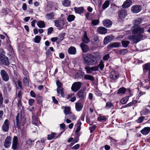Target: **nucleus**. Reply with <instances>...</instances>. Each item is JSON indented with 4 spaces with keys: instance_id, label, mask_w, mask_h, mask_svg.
Listing matches in <instances>:
<instances>
[{
    "instance_id": "obj_1",
    "label": "nucleus",
    "mask_w": 150,
    "mask_h": 150,
    "mask_svg": "<svg viewBox=\"0 0 150 150\" xmlns=\"http://www.w3.org/2000/svg\"><path fill=\"white\" fill-rule=\"evenodd\" d=\"M83 62L88 66H91L97 62L96 57L94 55L88 53L83 55Z\"/></svg>"
},
{
    "instance_id": "obj_2",
    "label": "nucleus",
    "mask_w": 150,
    "mask_h": 150,
    "mask_svg": "<svg viewBox=\"0 0 150 150\" xmlns=\"http://www.w3.org/2000/svg\"><path fill=\"white\" fill-rule=\"evenodd\" d=\"M131 31L132 33L133 34H141V33H143L144 30L143 28L141 27L140 26L134 25L131 28Z\"/></svg>"
},
{
    "instance_id": "obj_3",
    "label": "nucleus",
    "mask_w": 150,
    "mask_h": 150,
    "mask_svg": "<svg viewBox=\"0 0 150 150\" xmlns=\"http://www.w3.org/2000/svg\"><path fill=\"white\" fill-rule=\"evenodd\" d=\"M143 36L141 34L137 35H132L128 37V39L132 41L133 42L137 43L139 42L143 38Z\"/></svg>"
},
{
    "instance_id": "obj_4",
    "label": "nucleus",
    "mask_w": 150,
    "mask_h": 150,
    "mask_svg": "<svg viewBox=\"0 0 150 150\" xmlns=\"http://www.w3.org/2000/svg\"><path fill=\"white\" fill-rule=\"evenodd\" d=\"M16 125L17 128L18 129H21L22 126H23V124H22V117L19 113H18L16 117Z\"/></svg>"
},
{
    "instance_id": "obj_5",
    "label": "nucleus",
    "mask_w": 150,
    "mask_h": 150,
    "mask_svg": "<svg viewBox=\"0 0 150 150\" xmlns=\"http://www.w3.org/2000/svg\"><path fill=\"white\" fill-rule=\"evenodd\" d=\"M63 132H61L59 134L55 132H52L50 134L47 135V139L48 140H51L53 139H55L60 137Z\"/></svg>"
},
{
    "instance_id": "obj_6",
    "label": "nucleus",
    "mask_w": 150,
    "mask_h": 150,
    "mask_svg": "<svg viewBox=\"0 0 150 150\" xmlns=\"http://www.w3.org/2000/svg\"><path fill=\"white\" fill-rule=\"evenodd\" d=\"M127 15V11L125 9L119 10L118 12L119 18L121 19H124Z\"/></svg>"
},
{
    "instance_id": "obj_7",
    "label": "nucleus",
    "mask_w": 150,
    "mask_h": 150,
    "mask_svg": "<svg viewBox=\"0 0 150 150\" xmlns=\"http://www.w3.org/2000/svg\"><path fill=\"white\" fill-rule=\"evenodd\" d=\"M55 26L59 30H61L63 28L64 22L63 20H59L54 21Z\"/></svg>"
},
{
    "instance_id": "obj_8",
    "label": "nucleus",
    "mask_w": 150,
    "mask_h": 150,
    "mask_svg": "<svg viewBox=\"0 0 150 150\" xmlns=\"http://www.w3.org/2000/svg\"><path fill=\"white\" fill-rule=\"evenodd\" d=\"M10 122L8 119H6L4 122L2 126V130L4 132H7L9 129Z\"/></svg>"
},
{
    "instance_id": "obj_9",
    "label": "nucleus",
    "mask_w": 150,
    "mask_h": 150,
    "mask_svg": "<svg viewBox=\"0 0 150 150\" xmlns=\"http://www.w3.org/2000/svg\"><path fill=\"white\" fill-rule=\"evenodd\" d=\"M16 88H17V90L18 91L17 95V99H22V94H23L22 91L23 87L22 85H18V86L16 85Z\"/></svg>"
},
{
    "instance_id": "obj_10",
    "label": "nucleus",
    "mask_w": 150,
    "mask_h": 150,
    "mask_svg": "<svg viewBox=\"0 0 150 150\" xmlns=\"http://www.w3.org/2000/svg\"><path fill=\"white\" fill-rule=\"evenodd\" d=\"M142 10L141 6L139 5H134L131 8V11L134 13H137L139 12Z\"/></svg>"
},
{
    "instance_id": "obj_11",
    "label": "nucleus",
    "mask_w": 150,
    "mask_h": 150,
    "mask_svg": "<svg viewBox=\"0 0 150 150\" xmlns=\"http://www.w3.org/2000/svg\"><path fill=\"white\" fill-rule=\"evenodd\" d=\"M84 69L88 73H91L92 71H96L98 70V68L97 67H91L89 66H86Z\"/></svg>"
},
{
    "instance_id": "obj_12",
    "label": "nucleus",
    "mask_w": 150,
    "mask_h": 150,
    "mask_svg": "<svg viewBox=\"0 0 150 150\" xmlns=\"http://www.w3.org/2000/svg\"><path fill=\"white\" fill-rule=\"evenodd\" d=\"M1 74L3 80L6 81H8L9 79V77L5 70H2L1 71Z\"/></svg>"
},
{
    "instance_id": "obj_13",
    "label": "nucleus",
    "mask_w": 150,
    "mask_h": 150,
    "mask_svg": "<svg viewBox=\"0 0 150 150\" xmlns=\"http://www.w3.org/2000/svg\"><path fill=\"white\" fill-rule=\"evenodd\" d=\"M0 60L2 63L4 65H8L9 64L8 58L5 55L0 56Z\"/></svg>"
},
{
    "instance_id": "obj_14",
    "label": "nucleus",
    "mask_w": 150,
    "mask_h": 150,
    "mask_svg": "<svg viewBox=\"0 0 150 150\" xmlns=\"http://www.w3.org/2000/svg\"><path fill=\"white\" fill-rule=\"evenodd\" d=\"M11 137L10 136H8L6 138L4 143V146L5 148H8L11 143Z\"/></svg>"
},
{
    "instance_id": "obj_15",
    "label": "nucleus",
    "mask_w": 150,
    "mask_h": 150,
    "mask_svg": "<svg viewBox=\"0 0 150 150\" xmlns=\"http://www.w3.org/2000/svg\"><path fill=\"white\" fill-rule=\"evenodd\" d=\"M58 86L57 88V93L58 94L61 93V96L62 97L65 96V93L64 92V89L62 87V85H57Z\"/></svg>"
},
{
    "instance_id": "obj_16",
    "label": "nucleus",
    "mask_w": 150,
    "mask_h": 150,
    "mask_svg": "<svg viewBox=\"0 0 150 150\" xmlns=\"http://www.w3.org/2000/svg\"><path fill=\"white\" fill-rule=\"evenodd\" d=\"M119 77V75L117 72L114 71H112L110 75V78L112 79L115 80L117 79Z\"/></svg>"
},
{
    "instance_id": "obj_17",
    "label": "nucleus",
    "mask_w": 150,
    "mask_h": 150,
    "mask_svg": "<svg viewBox=\"0 0 150 150\" xmlns=\"http://www.w3.org/2000/svg\"><path fill=\"white\" fill-rule=\"evenodd\" d=\"M77 95L79 98L83 99L86 96V94L83 90L81 89L77 93Z\"/></svg>"
},
{
    "instance_id": "obj_18",
    "label": "nucleus",
    "mask_w": 150,
    "mask_h": 150,
    "mask_svg": "<svg viewBox=\"0 0 150 150\" xmlns=\"http://www.w3.org/2000/svg\"><path fill=\"white\" fill-rule=\"evenodd\" d=\"M141 133L144 135H146L150 132V127H146L143 128L140 131Z\"/></svg>"
},
{
    "instance_id": "obj_19",
    "label": "nucleus",
    "mask_w": 150,
    "mask_h": 150,
    "mask_svg": "<svg viewBox=\"0 0 150 150\" xmlns=\"http://www.w3.org/2000/svg\"><path fill=\"white\" fill-rule=\"evenodd\" d=\"M82 50L84 53L88 52L89 50V48L87 45L85 44L83 42H81L80 45Z\"/></svg>"
},
{
    "instance_id": "obj_20",
    "label": "nucleus",
    "mask_w": 150,
    "mask_h": 150,
    "mask_svg": "<svg viewBox=\"0 0 150 150\" xmlns=\"http://www.w3.org/2000/svg\"><path fill=\"white\" fill-rule=\"evenodd\" d=\"M132 4V1L131 0H126L124 2L122 6L124 8L129 7Z\"/></svg>"
},
{
    "instance_id": "obj_21",
    "label": "nucleus",
    "mask_w": 150,
    "mask_h": 150,
    "mask_svg": "<svg viewBox=\"0 0 150 150\" xmlns=\"http://www.w3.org/2000/svg\"><path fill=\"white\" fill-rule=\"evenodd\" d=\"M97 30L99 33L104 34L107 33V30L104 27H99L98 28Z\"/></svg>"
},
{
    "instance_id": "obj_22",
    "label": "nucleus",
    "mask_w": 150,
    "mask_h": 150,
    "mask_svg": "<svg viewBox=\"0 0 150 150\" xmlns=\"http://www.w3.org/2000/svg\"><path fill=\"white\" fill-rule=\"evenodd\" d=\"M74 9L76 13H78L80 15L83 13L84 10V8L82 7H75L74 8Z\"/></svg>"
},
{
    "instance_id": "obj_23",
    "label": "nucleus",
    "mask_w": 150,
    "mask_h": 150,
    "mask_svg": "<svg viewBox=\"0 0 150 150\" xmlns=\"http://www.w3.org/2000/svg\"><path fill=\"white\" fill-rule=\"evenodd\" d=\"M103 24L104 26L107 28H109L111 26L112 22L109 19H106L103 21Z\"/></svg>"
},
{
    "instance_id": "obj_24",
    "label": "nucleus",
    "mask_w": 150,
    "mask_h": 150,
    "mask_svg": "<svg viewBox=\"0 0 150 150\" xmlns=\"http://www.w3.org/2000/svg\"><path fill=\"white\" fill-rule=\"evenodd\" d=\"M75 108L77 111H81L83 108V105L82 103L77 102L75 103Z\"/></svg>"
},
{
    "instance_id": "obj_25",
    "label": "nucleus",
    "mask_w": 150,
    "mask_h": 150,
    "mask_svg": "<svg viewBox=\"0 0 150 150\" xmlns=\"http://www.w3.org/2000/svg\"><path fill=\"white\" fill-rule=\"evenodd\" d=\"M68 52L70 54H74L76 52V49L74 47H71L69 48Z\"/></svg>"
},
{
    "instance_id": "obj_26",
    "label": "nucleus",
    "mask_w": 150,
    "mask_h": 150,
    "mask_svg": "<svg viewBox=\"0 0 150 150\" xmlns=\"http://www.w3.org/2000/svg\"><path fill=\"white\" fill-rule=\"evenodd\" d=\"M108 118V115H100L98 118V120L100 121H106Z\"/></svg>"
},
{
    "instance_id": "obj_27",
    "label": "nucleus",
    "mask_w": 150,
    "mask_h": 150,
    "mask_svg": "<svg viewBox=\"0 0 150 150\" xmlns=\"http://www.w3.org/2000/svg\"><path fill=\"white\" fill-rule=\"evenodd\" d=\"M120 45V43L119 42H115L111 43L108 46L110 48L118 47Z\"/></svg>"
},
{
    "instance_id": "obj_28",
    "label": "nucleus",
    "mask_w": 150,
    "mask_h": 150,
    "mask_svg": "<svg viewBox=\"0 0 150 150\" xmlns=\"http://www.w3.org/2000/svg\"><path fill=\"white\" fill-rule=\"evenodd\" d=\"M64 111L65 115L67 116L72 112L71 111V107L69 106L65 107Z\"/></svg>"
},
{
    "instance_id": "obj_29",
    "label": "nucleus",
    "mask_w": 150,
    "mask_h": 150,
    "mask_svg": "<svg viewBox=\"0 0 150 150\" xmlns=\"http://www.w3.org/2000/svg\"><path fill=\"white\" fill-rule=\"evenodd\" d=\"M54 13L53 12H51L47 14L45 17L46 19L48 20H52L53 19L54 16Z\"/></svg>"
},
{
    "instance_id": "obj_30",
    "label": "nucleus",
    "mask_w": 150,
    "mask_h": 150,
    "mask_svg": "<svg viewBox=\"0 0 150 150\" xmlns=\"http://www.w3.org/2000/svg\"><path fill=\"white\" fill-rule=\"evenodd\" d=\"M62 4L64 6L69 7L71 5V1L69 0H63Z\"/></svg>"
},
{
    "instance_id": "obj_31",
    "label": "nucleus",
    "mask_w": 150,
    "mask_h": 150,
    "mask_svg": "<svg viewBox=\"0 0 150 150\" xmlns=\"http://www.w3.org/2000/svg\"><path fill=\"white\" fill-rule=\"evenodd\" d=\"M81 85H72L71 90L74 92H76L79 90L81 87Z\"/></svg>"
},
{
    "instance_id": "obj_32",
    "label": "nucleus",
    "mask_w": 150,
    "mask_h": 150,
    "mask_svg": "<svg viewBox=\"0 0 150 150\" xmlns=\"http://www.w3.org/2000/svg\"><path fill=\"white\" fill-rule=\"evenodd\" d=\"M67 98L68 99H70L69 100L72 102H74L76 99V98L74 96V94L68 95Z\"/></svg>"
},
{
    "instance_id": "obj_33",
    "label": "nucleus",
    "mask_w": 150,
    "mask_h": 150,
    "mask_svg": "<svg viewBox=\"0 0 150 150\" xmlns=\"http://www.w3.org/2000/svg\"><path fill=\"white\" fill-rule=\"evenodd\" d=\"M137 103V101L135 100H133L132 102H130L125 105L124 106V108H127V107H131L133 105L135 106V105Z\"/></svg>"
},
{
    "instance_id": "obj_34",
    "label": "nucleus",
    "mask_w": 150,
    "mask_h": 150,
    "mask_svg": "<svg viewBox=\"0 0 150 150\" xmlns=\"http://www.w3.org/2000/svg\"><path fill=\"white\" fill-rule=\"evenodd\" d=\"M67 117L68 118L73 120H76V117L75 115L72 112L67 115Z\"/></svg>"
},
{
    "instance_id": "obj_35",
    "label": "nucleus",
    "mask_w": 150,
    "mask_h": 150,
    "mask_svg": "<svg viewBox=\"0 0 150 150\" xmlns=\"http://www.w3.org/2000/svg\"><path fill=\"white\" fill-rule=\"evenodd\" d=\"M37 25L40 28H44L45 27V22L42 21H39L37 22Z\"/></svg>"
},
{
    "instance_id": "obj_36",
    "label": "nucleus",
    "mask_w": 150,
    "mask_h": 150,
    "mask_svg": "<svg viewBox=\"0 0 150 150\" xmlns=\"http://www.w3.org/2000/svg\"><path fill=\"white\" fill-rule=\"evenodd\" d=\"M66 35V33H63L61 34L59 36L58 38L59 40L57 41L58 43H60L64 38V36Z\"/></svg>"
},
{
    "instance_id": "obj_37",
    "label": "nucleus",
    "mask_w": 150,
    "mask_h": 150,
    "mask_svg": "<svg viewBox=\"0 0 150 150\" xmlns=\"http://www.w3.org/2000/svg\"><path fill=\"white\" fill-rule=\"evenodd\" d=\"M81 122L80 121H79L77 123V129L75 131V133H78L79 132L81 129Z\"/></svg>"
},
{
    "instance_id": "obj_38",
    "label": "nucleus",
    "mask_w": 150,
    "mask_h": 150,
    "mask_svg": "<svg viewBox=\"0 0 150 150\" xmlns=\"http://www.w3.org/2000/svg\"><path fill=\"white\" fill-rule=\"evenodd\" d=\"M129 96H127L123 98L120 100V103L122 104H125L128 101Z\"/></svg>"
},
{
    "instance_id": "obj_39",
    "label": "nucleus",
    "mask_w": 150,
    "mask_h": 150,
    "mask_svg": "<svg viewBox=\"0 0 150 150\" xmlns=\"http://www.w3.org/2000/svg\"><path fill=\"white\" fill-rule=\"evenodd\" d=\"M112 40V39L111 37L108 36L105 38L104 43L105 44H108V42H110Z\"/></svg>"
},
{
    "instance_id": "obj_40",
    "label": "nucleus",
    "mask_w": 150,
    "mask_h": 150,
    "mask_svg": "<svg viewBox=\"0 0 150 150\" xmlns=\"http://www.w3.org/2000/svg\"><path fill=\"white\" fill-rule=\"evenodd\" d=\"M75 18V17L74 15H69L68 16L67 19L69 22H70L74 21Z\"/></svg>"
},
{
    "instance_id": "obj_41",
    "label": "nucleus",
    "mask_w": 150,
    "mask_h": 150,
    "mask_svg": "<svg viewBox=\"0 0 150 150\" xmlns=\"http://www.w3.org/2000/svg\"><path fill=\"white\" fill-rule=\"evenodd\" d=\"M83 42L86 43H88L90 42V40L88 38L86 33H85L84 35L83 38Z\"/></svg>"
},
{
    "instance_id": "obj_42",
    "label": "nucleus",
    "mask_w": 150,
    "mask_h": 150,
    "mask_svg": "<svg viewBox=\"0 0 150 150\" xmlns=\"http://www.w3.org/2000/svg\"><path fill=\"white\" fill-rule=\"evenodd\" d=\"M121 42L122 45L125 48L127 47L128 45L130 44V42L128 41L122 40Z\"/></svg>"
},
{
    "instance_id": "obj_43",
    "label": "nucleus",
    "mask_w": 150,
    "mask_h": 150,
    "mask_svg": "<svg viewBox=\"0 0 150 150\" xmlns=\"http://www.w3.org/2000/svg\"><path fill=\"white\" fill-rule=\"evenodd\" d=\"M110 4L109 1H105L102 5V8L103 9H105L108 7Z\"/></svg>"
},
{
    "instance_id": "obj_44",
    "label": "nucleus",
    "mask_w": 150,
    "mask_h": 150,
    "mask_svg": "<svg viewBox=\"0 0 150 150\" xmlns=\"http://www.w3.org/2000/svg\"><path fill=\"white\" fill-rule=\"evenodd\" d=\"M113 106V105L110 101H108L106 103L105 108L106 109H109Z\"/></svg>"
},
{
    "instance_id": "obj_45",
    "label": "nucleus",
    "mask_w": 150,
    "mask_h": 150,
    "mask_svg": "<svg viewBox=\"0 0 150 150\" xmlns=\"http://www.w3.org/2000/svg\"><path fill=\"white\" fill-rule=\"evenodd\" d=\"M128 52L127 49H122L118 51L119 53L121 55H124L126 54Z\"/></svg>"
},
{
    "instance_id": "obj_46",
    "label": "nucleus",
    "mask_w": 150,
    "mask_h": 150,
    "mask_svg": "<svg viewBox=\"0 0 150 150\" xmlns=\"http://www.w3.org/2000/svg\"><path fill=\"white\" fill-rule=\"evenodd\" d=\"M41 38L39 36H36L35 38L34 39V42L37 43H38L40 42Z\"/></svg>"
},
{
    "instance_id": "obj_47",
    "label": "nucleus",
    "mask_w": 150,
    "mask_h": 150,
    "mask_svg": "<svg viewBox=\"0 0 150 150\" xmlns=\"http://www.w3.org/2000/svg\"><path fill=\"white\" fill-rule=\"evenodd\" d=\"M142 19L140 18H138L134 21V25H138L141 24L142 23Z\"/></svg>"
},
{
    "instance_id": "obj_48",
    "label": "nucleus",
    "mask_w": 150,
    "mask_h": 150,
    "mask_svg": "<svg viewBox=\"0 0 150 150\" xmlns=\"http://www.w3.org/2000/svg\"><path fill=\"white\" fill-rule=\"evenodd\" d=\"M84 78L86 80H89L91 81H93L94 78L93 76L89 75H86L84 76Z\"/></svg>"
},
{
    "instance_id": "obj_49",
    "label": "nucleus",
    "mask_w": 150,
    "mask_h": 150,
    "mask_svg": "<svg viewBox=\"0 0 150 150\" xmlns=\"http://www.w3.org/2000/svg\"><path fill=\"white\" fill-rule=\"evenodd\" d=\"M29 77L28 76H25L24 77L23 82L24 84H29L30 82L29 81Z\"/></svg>"
},
{
    "instance_id": "obj_50",
    "label": "nucleus",
    "mask_w": 150,
    "mask_h": 150,
    "mask_svg": "<svg viewBox=\"0 0 150 150\" xmlns=\"http://www.w3.org/2000/svg\"><path fill=\"white\" fill-rule=\"evenodd\" d=\"M91 23L93 25L95 26L98 25L99 23V21L98 19H94L91 21Z\"/></svg>"
},
{
    "instance_id": "obj_51",
    "label": "nucleus",
    "mask_w": 150,
    "mask_h": 150,
    "mask_svg": "<svg viewBox=\"0 0 150 150\" xmlns=\"http://www.w3.org/2000/svg\"><path fill=\"white\" fill-rule=\"evenodd\" d=\"M126 89L122 87L120 88V89L118 90L117 93H122V94H124L125 92Z\"/></svg>"
},
{
    "instance_id": "obj_52",
    "label": "nucleus",
    "mask_w": 150,
    "mask_h": 150,
    "mask_svg": "<svg viewBox=\"0 0 150 150\" xmlns=\"http://www.w3.org/2000/svg\"><path fill=\"white\" fill-rule=\"evenodd\" d=\"M36 100L37 103L40 104L42 102L43 100V98L42 96H38L37 97Z\"/></svg>"
},
{
    "instance_id": "obj_53",
    "label": "nucleus",
    "mask_w": 150,
    "mask_h": 150,
    "mask_svg": "<svg viewBox=\"0 0 150 150\" xmlns=\"http://www.w3.org/2000/svg\"><path fill=\"white\" fill-rule=\"evenodd\" d=\"M143 67L144 69L145 70L149 71L150 70V64L149 63L145 64Z\"/></svg>"
},
{
    "instance_id": "obj_54",
    "label": "nucleus",
    "mask_w": 150,
    "mask_h": 150,
    "mask_svg": "<svg viewBox=\"0 0 150 150\" xmlns=\"http://www.w3.org/2000/svg\"><path fill=\"white\" fill-rule=\"evenodd\" d=\"M142 112L143 115H146L149 113L150 110L149 109L146 108L143 110Z\"/></svg>"
},
{
    "instance_id": "obj_55",
    "label": "nucleus",
    "mask_w": 150,
    "mask_h": 150,
    "mask_svg": "<svg viewBox=\"0 0 150 150\" xmlns=\"http://www.w3.org/2000/svg\"><path fill=\"white\" fill-rule=\"evenodd\" d=\"M97 67L98 68L99 67L101 70H102L104 67L103 62L102 61H101L100 62V64Z\"/></svg>"
},
{
    "instance_id": "obj_56",
    "label": "nucleus",
    "mask_w": 150,
    "mask_h": 150,
    "mask_svg": "<svg viewBox=\"0 0 150 150\" xmlns=\"http://www.w3.org/2000/svg\"><path fill=\"white\" fill-rule=\"evenodd\" d=\"M21 99H17V105L18 107L19 108H21V106H22V104L21 103Z\"/></svg>"
},
{
    "instance_id": "obj_57",
    "label": "nucleus",
    "mask_w": 150,
    "mask_h": 150,
    "mask_svg": "<svg viewBox=\"0 0 150 150\" xmlns=\"http://www.w3.org/2000/svg\"><path fill=\"white\" fill-rule=\"evenodd\" d=\"M34 140H32L31 139H29L27 141V143L29 144L30 146H31L33 144Z\"/></svg>"
},
{
    "instance_id": "obj_58",
    "label": "nucleus",
    "mask_w": 150,
    "mask_h": 150,
    "mask_svg": "<svg viewBox=\"0 0 150 150\" xmlns=\"http://www.w3.org/2000/svg\"><path fill=\"white\" fill-rule=\"evenodd\" d=\"M144 119V117H141L139 118L137 120V122L138 123H140L142 122Z\"/></svg>"
},
{
    "instance_id": "obj_59",
    "label": "nucleus",
    "mask_w": 150,
    "mask_h": 150,
    "mask_svg": "<svg viewBox=\"0 0 150 150\" xmlns=\"http://www.w3.org/2000/svg\"><path fill=\"white\" fill-rule=\"evenodd\" d=\"M32 123L33 124L37 125L38 123V119L35 117H33L32 119Z\"/></svg>"
},
{
    "instance_id": "obj_60",
    "label": "nucleus",
    "mask_w": 150,
    "mask_h": 150,
    "mask_svg": "<svg viewBox=\"0 0 150 150\" xmlns=\"http://www.w3.org/2000/svg\"><path fill=\"white\" fill-rule=\"evenodd\" d=\"M96 127V126L95 125H94L93 126L90 127H89V129L90 130V133H92L95 129Z\"/></svg>"
},
{
    "instance_id": "obj_61",
    "label": "nucleus",
    "mask_w": 150,
    "mask_h": 150,
    "mask_svg": "<svg viewBox=\"0 0 150 150\" xmlns=\"http://www.w3.org/2000/svg\"><path fill=\"white\" fill-rule=\"evenodd\" d=\"M17 144L18 143H13L12 146V149L14 150H16L17 148Z\"/></svg>"
},
{
    "instance_id": "obj_62",
    "label": "nucleus",
    "mask_w": 150,
    "mask_h": 150,
    "mask_svg": "<svg viewBox=\"0 0 150 150\" xmlns=\"http://www.w3.org/2000/svg\"><path fill=\"white\" fill-rule=\"evenodd\" d=\"M35 100L33 99H30L28 100V104L30 106H32L34 103Z\"/></svg>"
},
{
    "instance_id": "obj_63",
    "label": "nucleus",
    "mask_w": 150,
    "mask_h": 150,
    "mask_svg": "<svg viewBox=\"0 0 150 150\" xmlns=\"http://www.w3.org/2000/svg\"><path fill=\"white\" fill-rule=\"evenodd\" d=\"M80 145L79 144H78L76 145H75L73 147H72L71 149H72L76 150L78 149L80 147Z\"/></svg>"
},
{
    "instance_id": "obj_64",
    "label": "nucleus",
    "mask_w": 150,
    "mask_h": 150,
    "mask_svg": "<svg viewBox=\"0 0 150 150\" xmlns=\"http://www.w3.org/2000/svg\"><path fill=\"white\" fill-rule=\"evenodd\" d=\"M148 78H149L150 80H146L145 81V83H148L149 84H150V70L149 71Z\"/></svg>"
}]
</instances>
